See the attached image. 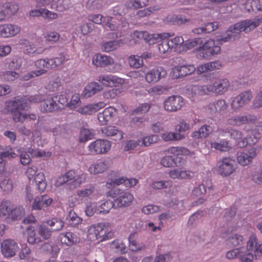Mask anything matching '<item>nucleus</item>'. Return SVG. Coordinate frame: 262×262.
<instances>
[{
  "mask_svg": "<svg viewBox=\"0 0 262 262\" xmlns=\"http://www.w3.org/2000/svg\"><path fill=\"white\" fill-rule=\"evenodd\" d=\"M24 52L30 56H35L41 54L46 50V47L43 45V40L38 39L35 43L25 40Z\"/></svg>",
  "mask_w": 262,
  "mask_h": 262,
  "instance_id": "nucleus-15",
  "label": "nucleus"
},
{
  "mask_svg": "<svg viewBox=\"0 0 262 262\" xmlns=\"http://www.w3.org/2000/svg\"><path fill=\"white\" fill-rule=\"evenodd\" d=\"M167 74L166 71L161 67H156L144 72L145 81L148 83H155L165 77Z\"/></svg>",
  "mask_w": 262,
  "mask_h": 262,
  "instance_id": "nucleus-12",
  "label": "nucleus"
},
{
  "mask_svg": "<svg viewBox=\"0 0 262 262\" xmlns=\"http://www.w3.org/2000/svg\"><path fill=\"white\" fill-rule=\"evenodd\" d=\"M173 34L169 33H163L161 34H149L147 31H134L133 33V37H136L139 39L143 38L149 44H155L159 41L161 39L168 38Z\"/></svg>",
  "mask_w": 262,
  "mask_h": 262,
  "instance_id": "nucleus-10",
  "label": "nucleus"
},
{
  "mask_svg": "<svg viewBox=\"0 0 262 262\" xmlns=\"http://www.w3.org/2000/svg\"><path fill=\"white\" fill-rule=\"evenodd\" d=\"M65 61V56L63 53H60L59 56L53 58H48V67L49 69L55 68L61 65Z\"/></svg>",
  "mask_w": 262,
  "mask_h": 262,
  "instance_id": "nucleus-49",
  "label": "nucleus"
},
{
  "mask_svg": "<svg viewBox=\"0 0 262 262\" xmlns=\"http://www.w3.org/2000/svg\"><path fill=\"white\" fill-rule=\"evenodd\" d=\"M190 124L187 123L184 119H180L177 124L175 125L174 129L176 133L182 134L188 131L190 129Z\"/></svg>",
  "mask_w": 262,
  "mask_h": 262,
  "instance_id": "nucleus-54",
  "label": "nucleus"
},
{
  "mask_svg": "<svg viewBox=\"0 0 262 262\" xmlns=\"http://www.w3.org/2000/svg\"><path fill=\"white\" fill-rule=\"evenodd\" d=\"M12 204L8 200H3L0 204V216L4 217L7 215L10 217Z\"/></svg>",
  "mask_w": 262,
  "mask_h": 262,
  "instance_id": "nucleus-40",
  "label": "nucleus"
},
{
  "mask_svg": "<svg viewBox=\"0 0 262 262\" xmlns=\"http://www.w3.org/2000/svg\"><path fill=\"white\" fill-rule=\"evenodd\" d=\"M27 241L31 244L38 243L41 241V238L36 234L35 228L32 226H29L27 228Z\"/></svg>",
  "mask_w": 262,
  "mask_h": 262,
  "instance_id": "nucleus-39",
  "label": "nucleus"
},
{
  "mask_svg": "<svg viewBox=\"0 0 262 262\" xmlns=\"http://www.w3.org/2000/svg\"><path fill=\"white\" fill-rule=\"evenodd\" d=\"M112 145V143L110 141L99 139L90 143L88 149L91 155H104L111 150Z\"/></svg>",
  "mask_w": 262,
  "mask_h": 262,
  "instance_id": "nucleus-7",
  "label": "nucleus"
},
{
  "mask_svg": "<svg viewBox=\"0 0 262 262\" xmlns=\"http://www.w3.org/2000/svg\"><path fill=\"white\" fill-rule=\"evenodd\" d=\"M114 63V60L112 57L100 53L96 54L92 58V63L98 67H107Z\"/></svg>",
  "mask_w": 262,
  "mask_h": 262,
  "instance_id": "nucleus-26",
  "label": "nucleus"
},
{
  "mask_svg": "<svg viewBox=\"0 0 262 262\" xmlns=\"http://www.w3.org/2000/svg\"><path fill=\"white\" fill-rule=\"evenodd\" d=\"M196 70L194 65H177L172 68L171 75L174 79L183 78L193 73Z\"/></svg>",
  "mask_w": 262,
  "mask_h": 262,
  "instance_id": "nucleus-16",
  "label": "nucleus"
},
{
  "mask_svg": "<svg viewBox=\"0 0 262 262\" xmlns=\"http://www.w3.org/2000/svg\"><path fill=\"white\" fill-rule=\"evenodd\" d=\"M97 80L106 87H117L126 83V79L112 74H104L99 76Z\"/></svg>",
  "mask_w": 262,
  "mask_h": 262,
  "instance_id": "nucleus-14",
  "label": "nucleus"
},
{
  "mask_svg": "<svg viewBox=\"0 0 262 262\" xmlns=\"http://www.w3.org/2000/svg\"><path fill=\"white\" fill-rule=\"evenodd\" d=\"M70 6V0H57L56 3H52L51 9L62 12L69 9Z\"/></svg>",
  "mask_w": 262,
  "mask_h": 262,
  "instance_id": "nucleus-46",
  "label": "nucleus"
},
{
  "mask_svg": "<svg viewBox=\"0 0 262 262\" xmlns=\"http://www.w3.org/2000/svg\"><path fill=\"white\" fill-rule=\"evenodd\" d=\"M113 207L115 208V201L106 200L98 206L97 211L99 214H105L109 213Z\"/></svg>",
  "mask_w": 262,
  "mask_h": 262,
  "instance_id": "nucleus-41",
  "label": "nucleus"
},
{
  "mask_svg": "<svg viewBox=\"0 0 262 262\" xmlns=\"http://www.w3.org/2000/svg\"><path fill=\"white\" fill-rule=\"evenodd\" d=\"M109 167L110 164L107 161L98 160L89 167L88 171L91 174H97L106 171Z\"/></svg>",
  "mask_w": 262,
  "mask_h": 262,
  "instance_id": "nucleus-27",
  "label": "nucleus"
},
{
  "mask_svg": "<svg viewBox=\"0 0 262 262\" xmlns=\"http://www.w3.org/2000/svg\"><path fill=\"white\" fill-rule=\"evenodd\" d=\"M212 127L210 125H204L198 130L194 131L191 134V137L194 139L206 138L212 133Z\"/></svg>",
  "mask_w": 262,
  "mask_h": 262,
  "instance_id": "nucleus-34",
  "label": "nucleus"
},
{
  "mask_svg": "<svg viewBox=\"0 0 262 262\" xmlns=\"http://www.w3.org/2000/svg\"><path fill=\"white\" fill-rule=\"evenodd\" d=\"M108 225V223H99L91 226L88 231V238L92 241L98 240L99 242L112 238L114 233L106 229Z\"/></svg>",
  "mask_w": 262,
  "mask_h": 262,
  "instance_id": "nucleus-3",
  "label": "nucleus"
},
{
  "mask_svg": "<svg viewBox=\"0 0 262 262\" xmlns=\"http://www.w3.org/2000/svg\"><path fill=\"white\" fill-rule=\"evenodd\" d=\"M20 28L16 25L4 24L0 25V36L10 38L15 36L20 32Z\"/></svg>",
  "mask_w": 262,
  "mask_h": 262,
  "instance_id": "nucleus-22",
  "label": "nucleus"
},
{
  "mask_svg": "<svg viewBox=\"0 0 262 262\" xmlns=\"http://www.w3.org/2000/svg\"><path fill=\"white\" fill-rule=\"evenodd\" d=\"M257 155L256 149L254 147L239 152L236 159L238 163L242 166H247L252 163Z\"/></svg>",
  "mask_w": 262,
  "mask_h": 262,
  "instance_id": "nucleus-20",
  "label": "nucleus"
},
{
  "mask_svg": "<svg viewBox=\"0 0 262 262\" xmlns=\"http://www.w3.org/2000/svg\"><path fill=\"white\" fill-rule=\"evenodd\" d=\"M236 165L235 161L229 157L224 158L218 167V173L223 177L230 176L235 172Z\"/></svg>",
  "mask_w": 262,
  "mask_h": 262,
  "instance_id": "nucleus-13",
  "label": "nucleus"
},
{
  "mask_svg": "<svg viewBox=\"0 0 262 262\" xmlns=\"http://www.w3.org/2000/svg\"><path fill=\"white\" fill-rule=\"evenodd\" d=\"M172 47L169 40H163L159 45L158 49L160 53L165 54L169 52L172 50Z\"/></svg>",
  "mask_w": 262,
  "mask_h": 262,
  "instance_id": "nucleus-60",
  "label": "nucleus"
},
{
  "mask_svg": "<svg viewBox=\"0 0 262 262\" xmlns=\"http://www.w3.org/2000/svg\"><path fill=\"white\" fill-rule=\"evenodd\" d=\"M245 8L248 12L254 11L255 10L262 11V0H258V3L254 0H247L245 4Z\"/></svg>",
  "mask_w": 262,
  "mask_h": 262,
  "instance_id": "nucleus-47",
  "label": "nucleus"
},
{
  "mask_svg": "<svg viewBox=\"0 0 262 262\" xmlns=\"http://www.w3.org/2000/svg\"><path fill=\"white\" fill-rule=\"evenodd\" d=\"M5 14L8 15H12L17 12L19 9L18 5L14 3L8 2L5 5Z\"/></svg>",
  "mask_w": 262,
  "mask_h": 262,
  "instance_id": "nucleus-62",
  "label": "nucleus"
},
{
  "mask_svg": "<svg viewBox=\"0 0 262 262\" xmlns=\"http://www.w3.org/2000/svg\"><path fill=\"white\" fill-rule=\"evenodd\" d=\"M159 140V137L157 135H151L144 137L141 141V146H148L151 144L156 143Z\"/></svg>",
  "mask_w": 262,
  "mask_h": 262,
  "instance_id": "nucleus-63",
  "label": "nucleus"
},
{
  "mask_svg": "<svg viewBox=\"0 0 262 262\" xmlns=\"http://www.w3.org/2000/svg\"><path fill=\"white\" fill-rule=\"evenodd\" d=\"M148 0H128L125 3V6L128 9H137L147 5Z\"/></svg>",
  "mask_w": 262,
  "mask_h": 262,
  "instance_id": "nucleus-44",
  "label": "nucleus"
},
{
  "mask_svg": "<svg viewBox=\"0 0 262 262\" xmlns=\"http://www.w3.org/2000/svg\"><path fill=\"white\" fill-rule=\"evenodd\" d=\"M168 174L172 179H190L193 177V173L182 168H177L169 170Z\"/></svg>",
  "mask_w": 262,
  "mask_h": 262,
  "instance_id": "nucleus-29",
  "label": "nucleus"
},
{
  "mask_svg": "<svg viewBox=\"0 0 262 262\" xmlns=\"http://www.w3.org/2000/svg\"><path fill=\"white\" fill-rule=\"evenodd\" d=\"M2 76L8 82L15 80L19 77V74L14 71H5L2 72Z\"/></svg>",
  "mask_w": 262,
  "mask_h": 262,
  "instance_id": "nucleus-57",
  "label": "nucleus"
},
{
  "mask_svg": "<svg viewBox=\"0 0 262 262\" xmlns=\"http://www.w3.org/2000/svg\"><path fill=\"white\" fill-rule=\"evenodd\" d=\"M172 186V182L170 180L159 181L154 182L151 184V187L156 189H162L170 188Z\"/></svg>",
  "mask_w": 262,
  "mask_h": 262,
  "instance_id": "nucleus-56",
  "label": "nucleus"
},
{
  "mask_svg": "<svg viewBox=\"0 0 262 262\" xmlns=\"http://www.w3.org/2000/svg\"><path fill=\"white\" fill-rule=\"evenodd\" d=\"M102 89V85L96 82H92L85 86L82 94L85 97H90Z\"/></svg>",
  "mask_w": 262,
  "mask_h": 262,
  "instance_id": "nucleus-32",
  "label": "nucleus"
},
{
  "mask_svg": "<svg viewBox=\"0 0 262 262\" xmlns=\"http://www.w3.org/2000/svg\"><path fill=\"white\" fill-rule=\"evenodd\" d=\"M195 51L198 52L197 57L200 59H209L211 56L219 54L221 51V47L216 45L215 41L209 39L202 46L197 47Z\"/></svg>",
  "mask_w": 262,
  "mask_h": 262,
  "instance_id": "nucleus-5",
  "label": "nucleus"
},
{
  "mask_svg": "<svg viewBox=\"0 0 262 262\" xmlns=\"http://www.w3.org/2000/svg\"><path fill=\"white\" fill-rule=\"evenodd\" d=\"M163 21L167 24L181 25L189 21V19L181 15H168Z\"/></svg>",
  "mask_w": 262,
  "mask_h": 262,
  "instance_id": "nucleus-33",
  "label": "nucleus"
},
{
  "mask_svg": "<svg viewBox=\"0 0 262 262\" xmlns=\"http://www.w3.org/2000/svg\"><path fill=\"white\" fill-rule=\"evenodd\" d=\"M53 199L48 195L36 196L32 204V209L39 210L50 206Z\"/></svg>",
  "mask_w": 262,
  "mask_h": 262,
  "instance_id": "nucleus-28",
  "label": "nucleus"
},
{
  "mask_svg": "<svg viewBox=\"0 0 262 262\" xmlns=\"http://www.w3.org/2000/svg\"><path fill=\"white\" fill-rule=\"evenodd\" d=\"M8 106L10 107L14 121L24 122V114L21 113L19 110L24 111L28 109L26 98L17 96L9 102Z\"/></svg>",
  "mask_w": 262,
  "mask_h": 262,
  "instance_id": "nucleus-4",
  "label": "nucleus"
},
{
  "mask_svg": "<svg viewBox=\"0 0 262 262\" xmlns=\"http://www.w3.org/2000/svg\"><path fill=\"white\" fill-rule=\"evenodd\" d=\"M112 247L116 250L117 252L124 253L126 252V247L122 241L119 239L114 240L112 243Z\"/></svg>",
  "mask_w": 262,
  "mask_h": 262,
  "instance_id": "nucleus-64",
  "label": "nucleus"
},
{
  "mask_svg": "<svg viewBox=\"0 0 262 262\" xmlns=\"http://www.w3.org/2000/svg\"><path fill=\"white\" fill-rule=\"evenodd\" d=\"M81 104L80 97L79 94H75L72 95L68 107L70 110H74L77 108Z\"/></svg>",
  "mask_w": 262,
  "mask_h": 262,
  "instance_id": "nucleus-61",
  "label": "nucleus"
},
{
  "mask_svg": "<svg viewBox=\"0 0 262 262\" xmlns=\"http://www.w3.org/2000/svg\"><path fill=\"white\" fill-rule=\"evenodd\" d=\"M37 186V189L40 192H43L46 188L47 183L44 174L40 172L37 174L33 179Z\"/></svg>",
  "mask_w": 262,
  "mask_h": 262,
  "instance_id": "nucleus-45",
  "label": "nucleus"
},
{
  "mask_svg": "<svg viewBox=\"0 0 262 262\" xmlns=\"http://www.w3.org/2000/svg\"><path fill=\"white\" fill-rule=\"evenodd\" d=\"M47 225L46 223H43L38 227V234L43 239H48L51 236L52 230Z\"/></svg>",
  "mask_w": 262,
  "mask_h": 262,
  "instance_id": "nucleus-53",
  "label": "nucleus"
},
{
  "mask_svg": "<svg viewBox=\"0 0 262 262\" xmlns=\"http://www.w3.org/2000/svg\"><path fill=\"white\" fill-rule=\"evenodd\" d=\"M161 138L164 141H180L184 139L185 136L183 134L176 132H166L161 135Z\"/></svg>",
  "mask_w": 262,
  "mask_h": 262,
  "instance_id": "nucleus-36",
  "label": "nucleus"
},
{
  "mask_svg": "<svg viewBox=\"0 0 262 262\" xmlns=\"http://www.w3.org/2000/svg\"><path fill=\"white\" fill-rule=\"evenodd\" d=\"M68 225L71 227H76L81 224L82 219L73 210H71L66 217Z\"/></svg>",
  "mask_w": 262,
  "mask_h": 262,
  "instance_id": "nucleus-35",
  "label": "nucleus"
},
{
  "mask_svg": "<svg viewBox=\"0 0 262 262\" xmlns=\"http://www.w3.org/2000/svg\"><path fill=\"white\" fill-rule=\"evenodd\" d=\"M129 66L135 69H138L143 65V61L140 56L132 55L129 56L127 59Z\"/></svg>",
  "mask_w": 262,
  "mask_h": 262,
  "instance_id": "nucleus-50",
  "label": "nucleus"
},
{
  "mask_svg": "<svg viewBox=\"0 0 262 262\" xmlns=\"http://www.w3.org/2000/svg\"><path fill=\"white\" fill-rule=\"evenodd\" d=\"M210 146L211 148L221 151H227L231 149L230 142L227 139H222L220 142H212Z\"/></svg>",
  "mask_w": 262,
  "mask_h": 262,
  "instance_id": "nucleus-37",
  "label": "nucleus"
},
{
  "mask_svg": "<svg viewBox=\"0 0 262 262\" xmlns=\"http://www.w3.org/2000/svg\"><path fill=\"white\" fill-rule=\"evenodd\" d=\"M167 152L172 155L174 157H178L180 156H187L190 153V151L185 147L172 146L167 149Z\"/></svg>",
  "mask_w": 262,
  "mask_h": 262,
  "instance_id": "nucleus-38",
  "label": "nucleus"
},
{
  "mask_svg": "<svg viewBox=\"0 0 262 262\" xmlns=\"http://www.w3.org/2000/svg\"><path fill=\"white\" fill-rule=\"evenodd\" d=\"M117 114V110L113 106L105 108L102 112L98 114L97 118L101 125H105Z\"/></svg>",
  "mask_w": 262,
  "mask_h": 262,
  "instance_id": "nucleus-25",
  "label": "nucleus"
},
{
  "mask_svg": "<svg viewBox=\"0 0 262 262\" xmlns=\"http://www.w3.org/2000/svg\"><path fill=\"white\" fill-rule=\"evenodd\" d=\"M25 214V209L21 206L12 208L10 217L13 220H18L23 218Z\"/></svg>",
  "mask_w": 262,
  "mask_h": 262,
  "instance_id": "nucleus-52",
  "label": "nucleus"
},
{
  "mask_svg": "<svg viewBox=\"0 0 262 262\" xmlns=\"http://www.w3.org/2000/svg\"><path fill=\"white\" fill-rule=\"evenodd\" d=\"M122 92V89L121 88L112 89L105 91L103 94V96L106 99H114Z\"/></svg>",
  "mask_w": 262,
  "mask_h": 262,
  "instance_id": "nucleus-59",
  "label": "nucleus"
},
{
  "mask_svg": "<svg viewBox=\"0 0 262 262\" xmlns=\"http://www.w3.org/2000/svg\"><path fill=\"white\" fill-rule=\"evenodd\" d=\"M260 24L259 19L255 20L247 19L237 23L233 26H231L227 30V35L222 37L219 39V41L223 42H227L232 40H235L237 37V35L241 32H250L251 30L255 29Z\"/></svg>",
  "mask_w": 262,
  "mask_h": 262,
  "instance_id": "nucleus-2",
  "label": "nucleus"
},
{
  "mask_svg": "<svg viewBox=\"0 0 262 262\" xmlns=\"http://www.w3.org/2000/svg\"><path fill=\"white\" fill-rule=\"evenodd\" d=\"M230 82L227 79H221L215 81L210 84L203 85H193L190 90L192 95H204L214 93L221 95L227 92L230 86Z\"/></svg>",
  "mask_w": 262,
  "mask_h": 262,
  "instance_id": "nucleus-1",
  "label": "nucleus"
},
{
  "mask_svg": "<svg viewBox=\"0 0 262 262\" xmlns=\"http://www.w3.org/2000/svg\"><path fill=\"white\" fill-rule=\"evenodd\" d=\"M102 135L115 141H120L123 138V132L114 126H107L101 128Z\"/></svg>",
  "mask_w": 262,
  "mask_h": 262,
  "instance_id": "nucleus-23",
  "label": "nucleus"
},
{
  "mask_svg": "<svg viewBox=\"0 0 262 262\" xmlns=\"http://www.w3.org/2000/svg\"><path fill=\"white\" fill-rule=\"evenodd\" d=\"M243 243V237L240 235L235 234L228 237L226 244L229 247H236Z\"/></svg>",
  "mask_w": 262,
  "mask_h": 262,
  "instance_id": "nucleus-51",
  "label": "nucleus"
},
{
  "mask_svg": "<svg viewBox=\"0 0 262 262\" xmlns=\"http://www.w3.org/2000/svg\"><path fill=\"white\" fill-rule=\"evenodd\" d=\"M46 224L50 226L52 231H58L62 229L64 223L60 219L53 218L51 220L48 221Z\"/></svg>",
  "mask_w": 262,
  "mask_h": 262,
  "instance_id": "nucleus-48",
  "label": "nucleus"
},
{
  "mask_svg": "<svg viewBox=\"0 0 262 262\" xmlns=\"http://www.w3.org/2000/svg\"><path fill=\"white\" fill-rule=\"evenodd\" d=\"M203 43V40L201 38H195L187 40L182 45L183 49L184 51H187L193 49L199 46H201Z\"/></svg>",
  "mask_w": 262,
  "mask_h": 262,
  "instance_id": "nucleus-42",
  "label": "nucleus"
},
{
  "mask_svg": "<svg viewBox=\"0 0 262 262\" xmlns=\"http://www.w3.org/2000/svg\"><path fill=\"white\" fill-rule=\"evenodd\" d=\"M256 128L252 130L251 136L247 139L248 143L250 144H254L257 143L260 139L262 134V122L256 121V123L254 124Z\"/></svg>",
  "mask_w": 262,
  "mask_h": 262,
  "instance_id": "nucleus-31",
  "label": "nucleus"
},
{
  "mask_svg": "<svg viewBox=\"0 0 262 262\" xmlns=\"http://www.w3.org/2000/svg\"><path fill=\"white\" fill-rule=\"evenodd\" d=\"M22 58L19 56H15L8 63V68L10 70H18L21 66Z\"/></svg>",
  "mask_w": 262,
  "mask_h": 262,
  "instance_id": "nucleus-58",
  "label": "nucleus"
},
{
  "mask_svg": "<svg viewBox=\"0 0 262 262\" xmlns=\"http://www.w3.org/2000/svg\"><path fill=\"white\" fill-rule=\"evenodd\" d=\"M185 104L184 98L179 95H172L166 99L163 103L164 109L169 112H176Z\"/></svg>",
  "mask_w": 262,
  "mask_h": 262,
  "instance_id": "nucleus-9",
  "label": "nucleus"
},
{
  "mask_svg": "<svg viewBox=\"0 0 262 262\" xmlns=\"http://www.w3.org/2000/svg\"><path fill=\"white\" fill-rule=\"evenodd\" d=\"M40 111L42 113H53L61 109L57 102V96H50L44 98L40 103Z\"/></svg>",
  "mask_w": 262,
  "mask_h": 262,
  "instance_id": "nucleus-19",
  "label": "nucleus"
},
{
  "mask_svg": "<svg viewBox=\"0 0 262 262\" xmlns=\"http://www.w3.org/2000/svg\"><path fill=\"white\" fill-rule=\"evenodd\" d=\"M253 98L251 91L247 90L231 98V109L236 112L248 104Z\"/></svg>",
  "mask_w": 262,
  "mask_h": 262,
  "instance_id": "nucleus-8",
  "label": "nucleus"
},
{
  "mask_svg": "<svg viewBox=\"0 0 262 262\" xmlns=\"http://www.w3.org/2000/svg\"><path fill=\"white\" fill-rule=\"evenodd\" d=\"M218 22H213L207 23L204 27L196 28L194 32L198 34L202 33H210L215 30L219 27Z\"/></svg>",
  "mask_w": 262,
  "mask_h": 262,
  "instance_id": "nucleus-43",
  "label": "nucleus"
},
{
  "mask_svg": "<svg viewBox=\"0 0 262 262\" xmlns=\"http://www.w3.org/2000/svg\"><path fill=\"white\" fill-rule=\"evenodd\" d=\"M257 117L253 114H248L245 115H236L229 118L227 120L229 125L232 126H240L248 123H256Z\"/></svg>",
  "mask_w": 262,
  "mask_h": 262,
  "instance_id": "nucleus-18",
  "label": "nucleus"
},
{
  "mask_svg": "<svg viewBox=\"0 0 262 262\" xmlns=\"http://www.w3.org/2000/svg\"><path fill=\"white\" fill-rule=\"evenodd\" d=\"M236 209L234 208L226 209L225 214L223 216V222L226 224V226H224V229L221 230V234L227 235L228 232L236 230V226H234L235 221L233 220V217L235 215ZM223 238L226 237L225 235H222Z\"/></svg>",
  "mask_w": 262,
  "mask_h": 262,
  "instance_id": "nucleus-11",
  "label": "nucleus"
},
{
  "mask_svg": "<svg viewBox=\"0 0 262 262\" xmlns=\"http://www.w3.org/2000/svg\"><path fill=\"white\" fill-rule=\"evenodd\" d=\"M228 107V104L223 99H219L212 101L206 106V111L209 114L214 115L216 114H222L225 112Z\"/></svg>",
  "mask_w": 262,
  "mask_h": 262,
  "instance_id": "nucleus-17",
  "label": "nucleus"
},
{
  "mask_svg": "<svg viewBox=\"0 0 262 262\" xmlns=\"http://www.w3.org/2000/svg\"><path fill=\"white\" fill-rule=\"evenodd\" d=\"M119 46L118 40L109 41L102 43L101 49L104 52H108L116 50Z\"/></svg>",
  "mask_w": 262,
  "mask_h": 262,
  "instance_id": "nucleus-55",
  "label": "nucleus"
},
{
  "mask_svg": "<svg viewBox=\"0 0 262 262\" xmlns=\"http://www.w3.org/2000/svg\"><path fill=\"white\" fill-rule=\"evenodd\" d=\"M18 248L17 244L12 239H6L1 243L2 253L6 257L14 256Z\"/></svg>",
  "mask_w": 262,
  "mask_h": 262,
  "instance_id": "nucleus-21",
  "label": "nucleus"
},
{
  "mask_svg": "<svg viewBox=\"0 0 262 262\" xmlns=\"http://www.w3.org/2000/svg\"><path fill=\"white\" fill-rule=\"evenodd\" d=\"M217 132L221 136H224L226 134H229L230 138L235 141L239 147H244L248 144L247 138H244L243 133L239 130L228 126L219 127Z\"/></svg>",
  "mask_w": 262,
  "mask_h": 262,
  "instance_id": "nucleus-6",
  "label": "nucleus"
},
{
  "mask_svg": "<svg viewBox=\"0 0 262 262\" xmlns=\"http://www.w3.org/2000/svg\"><path fill=\"white\" fill-rule=\"evenodd\" d=\"M134 200L133 195L128 191H122L116 199L114 200L115 208H123L129 206Z\"/></svg>",
  "mask_w": 262,
  "mask_h": 262,
  "instance_id": "nucleus-24",
  "label": "nucleus"
},
{
  "mask_svg": "<svg viewBox=\"0 0 262 262\" xmlns=\"http://www.w3.org/2000/svg\"><path fill=\"white\" fill-rule=\"evenodd\" d=\"M58 238L62 244L67 246H72L79 242V238L71 232L61 233L59 234Z\"/></svg>",
  "mask_w": 262,
  "mask_h": 262,
  "instance_id": "nucleus-30",
  "label": "nucleus"
}]
</instances>
